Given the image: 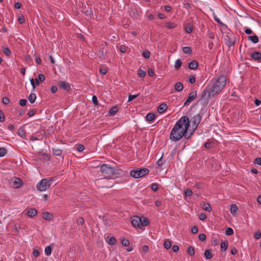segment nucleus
<instances>
[{"label": "nucleus", "instance_id": "obj_38", "mask_svg": "<svg viewBox=\"0 0 261 261\" xmlns=\"http://www.w3.org/2000/svg\"><path fill=\"white\" fill-rule=\"evenodd\" d=\"M7 153V149L4 147L0 148V157L5 156Z\"/></svg>", "mask_w": 261, "mask_h": 261}, {"label": "nucleus", "instance_id": "obj_36", "mask_svg": "<svg viewBox=\"0 0 261 261\" xmlns=\"http://www.w3.org/2000/svg\"><path fill=\"white\" fill-rule=\"evenodd\" d=\"M187 252L191 256L194 255L195 253L194 247L192 246H189L187 249Z\"/></svg>", "mask_w": 261, "mask_h": 261}, {"label": "nucleus", "instance_id": "obj_20", "mask_svg": "<svg viewBox=\"0 0 261 261\" xmlns=\"http://www.w3.org/2000/svg\"><path fill=\"white\" fill-rule=\"evenodd\" d=\"M248 39L253 43H256L258 42V38L255 34H253V36H248Z\"/></svg>", "mask_w": 261, "mask_h": 261}, {"label": "nucleus", "instance_id": "obj_24", "mask_svg": "<svg viewBox=\"0 0 261 261\" xmlns=\"http://www.w3.org/2000/svg\"><path fill=\"white\" fill-rule=\"evenodd\" d=\"M118 111V108L116 106L113 107L109 111V114L110 116H114Z\"/></svg>", "mask_w": 261, "mask_h": 261}, {"label": "nucleus", "instance_id": "obj_53", "mask_svg": "<svg viewBox=\"0 0 261 261\" xmlns=\"http://www.w3.org/2000/svg\"><path fill=\"white\" fill-rule=\"evenodd\" d=\"M198 238L201 241H204L206 239V236L204 233H200L199 235Z\"/></svg>", "mask_w": 261, "mask_h": 261}, {"label": "nucleus", "instance_id": "obj_57", "mask_svg": "<svg viewBox=\"0 0 261 261\" xmlns=\"http://www.w3.org/2000/svg\"><path fill=\"white\" fill-rule=\"evenodd\" d=\"M27 100L25 99H22L19 100V105L21 106H24L26 105Z\"/></svg>", "mask_w": 261, "mask_h": 261}, {"label": "nucleus", "instance_id": "obj_34", "mask_svg": "<svg viewBox=\"0 0 261 261\" xmlns=\"http://www.w3.org/2000/svg\"><path fill=\"white\" fill-rule=\"evenodd\" d=\"M182 63L180 59L177 60L174 64V68L175 69L178 70L179 69L181 66Z\"/></svg>", "mask_w": 261, "mask_h": 261}, {"label": "nucleus", "instance_id": "obj_21", "mask_svg": "<svg viewBox=\"0 0 261 261\" xmlns=\"http://www.w3.org/2000/svg\"><path fill=\"white\" fill-rule=\"evenodd\" d=\"M183 85L181 82H177L174 85V89L176 91L180 92L182 90Z\"/></svg>", "mask_w": 261, "mask_h": 261}, {"label": "nucleus", "instance_id": "obj_59", "mask_svg": "<svg viewBox=\"0 0 261 261\" xmlns=\"http://www.w3.org/2000/svg\"><path fill=\"white\" fill-rule=\"evenodd\" d=\"M38 78H39V80L41 82H43L45 80V76L43 74H39L38 75Z\"/></svg>", "mask_w": 261, "mask_h": 261}, {"label": "nucleus", "instance_id": "obj_60", "mask_svg": "<svg viewBox=\"0 0 261 261\" xmlns=\"http://www.w3.org/2000/svg\"><path fill=\"white\" fill-rule=\"evenodd\" d=\"M254 163L255 164H257L259 165H261V158H257L255 159L254 161Z\"/></svg>", "mask_w": 261, "mask_h": 261}, {"label": "nucleus", "instance_id": "obj_29", "mask_svg": "<svg viewBox=\"0 0 261 261\" xmlns=\"http://www.w3.org/2000/svg\"><path fill=\"white\" fill-rule=\"evenodd\" d=\"M202 209L207 212H211L212 211V207L210 204L207 203H204L202 206Z\"/></svg>", "mask_w": 261, "mask_h": 261}, {"label": "nucleus", "instance_id": "obj_26", "mask_svg": "<svg viewBox=\"0 0 261 261\" xmlns=\"http://www.w3.org/2000/svg\"><path fill=\"white\" fill-rule=\"evenodd\" d=\"M83 13L88 18H91V17L93 16V12L91 8H88L87 10L84 11Z\"/></svg>", "mask_w": 261, "mask_h": 261}, {"label": "nucleus", "instance_id": "obj_50", "mask_svg": "<svg viewBox=\"0 0 261 261\" xmlns=\"http://www.w3.org/2000/svg\"><path fill=\"white\" fill-rule=\"evenodd\" d=\"M5 120V116L2 110H0V122H3Z\"/></svg>", "mask_w": 261, "mask_h": 261}, {"label": "nucleus", "instance_id": "obj_7", "mask_svg": "<svg viewBox=\"0 0 261 261\" xmlns=\"http://www.w3.org/2000/svg\"><path fill=\"white\" fill-rule=\"evenodd\" d=\"M133 226L136 228H141V218L137 216H134L131 218Z\"/></svg>", "mask_w": 261, "mask_h": 261}, {"label": "nucleus", "instance_id": "obj_9", "mask_svg": "<svg viewBox=\"0 0 261 261\" xmlns=\"http://www.w3.org/2000/svg\"><path fill=\"white\" fill-rule=\"evenodd\" d=\"M251 58L258 63H261V53L258 51H255L251 54Z\"/></svg>", "mask_w": 261, "mask_h": 261}, {"label": "nucleus", "instance_id": "obj_4", "mask_svg": "<svg viewBox=\"0 0 261 261\" xmlns=\"http://www.w3.org/2000/svg\"><path fill=\"white\" fill-rule=\"evenodd\" d=\"M149 171L145 168H137L136 170H132L130 172V175L134 178H140L147 174Z\"/></svg>", "mask_w": 261, "mask_h": 261}, {"label": "nucleus", "instance_id": "obj_22", "mask_svg": "<svg viewBox=\"0 0 261 261\" xmlns=\"http://www.w3.org/2000/svg\"><path fill=\"white\" fill-rule=\"evenodd\" d=\"M53 154L56 156H61L62 154V150L60 149L57 148H53Z\"/></svg>", "mask_w": 261, "mask_h": 261}, {"label": "nucleus", "instance_id": "obj_12", "mask_svg": "<svg viewBox=\"0 0 261 261\" xmlns=\"http://www.w3.org/2000/svg\"><path fill=\"white\" fill-rule=\"evenodd\" d=\"M167 105L165 103H163L161 104L158 107V108L157 109V111L159 113L161 114V113H163L164 112H165L166 110H167Z\"/></svg>", "mask_w": 261, "mask_h": 261}, {"label": "nucleus", "instance_id": "obj_55", "mask_svg": "<svg viewBox=\"0 0 261 261\" xmlns=\"http://www.w3.org/2000/svg\"><path fill=\"white\" fill-rule=\"evenodd\" d=\"M185 30L188 33H191L192 32L193 28L192 26H187L185 28Z\"/></svg>", "mask_w": 261, "mask_h": 261}, {"label": "nucleus", "instance_id": "obj_58", "mask_svg": "<svg viewBox=\"0 0 261 261\" xmlns=\"http://www.w3.org/2000/svg\"><path fill=\"white\" fill-rule=\"evenodd\" d=\"M36 110H30L28 113V115L29 116V117H32L33 116L35 113H36Z\"/></svg>", "mask_w": 261, "mask_h": 261}, {"label": "nucleus", "instance_id": "obj_23", "mask_svg": "<svg viewBox=\"0 0 261 261\" xmlns=\"http://www.w3.org/2000/svg\"><path fill=\"white\" fill-rule=\"evenodd\" d=\"M238 207L237 206L236 204H232L231 205H230V213L233 215H234L236 214L237 211H238Z\"/></svg>", "mask_w": 261, "mask_h": 261}, {"label": "nucleus", "instance_id": "obj_48", "mask_svg": "<svg viewBox=\"0 0 261 261\" xmlns=\"http://www.w3.org/2000/svg\"><path fill=\"white\" fill-rule=\"evenodd\" d=\"M99 72L101 75H105L107 72V69L105 67H101L99 69Z\"/></svg>", "mask_w": 261, "mask_h": 261}, {"label": "nucleus", "instance_id": "obj_64", "mask_svg": "<svg viewBox=\"0 0 261 261\" xmlns=\"http://www.w3.org/2000/svg\"><path fill=\"white\" fill-rule=\"evenodd\" d=\"M84 146L82 144H79L77 146V149L80 152H81L83 150H84Z\"/></svg>", "mask_w": 261, "mask_h": 261}, {"label": "nucleus", "instance_id": "obj_42", "mask_svg": "<svg viewBox=\"0 0 261 261\" xmlns=\"http://www.w3.org/2000/svg\"><path fill=\"white\" fill-rule=\"evenodd\" d=\"M121 244L124 246H128L129 245V241L128 239L124 238L121 240Z\"/></svg>", "mask_w": 261, "mask_h": 261}, {"label": "nucleus", "instance_id": "obj_10", "mask_svg": "<svg viewBox=\"0 0 261 261\" xmlns=\"http://www.w3.org/2000/svg\"><path fill=\"white\" fill-rule=\"evenodd\" d=\"M59 87L64 90L69 91L71 89L70 84L65 81H61L58 84Z\"/></svg>", "mask_w": 261, "mask_h": 261}, {"label": "nucleus", "instance_id": "obj_19", "mask_svg": "<svg viewBox=\"0 0 261 261\" xmlns=\"http://www.w3.org/2000/svg\"><path fill=\"white\" fill-rule=\"evenodd\" d=\"M204 254L206 259H210L213 257V254L212 253V250L211 249L206 250Z\"/></svg>", "mask_w": 261, "mask_h": 261}, {"label": "nucleus", "instance_id": "obj_14", "mask_svg": "<svg viewBox=\"0 0 261 261\" xmlns=\"http://www.w3.org/2000/svg\"><path fill=\"white\" fill-rule=\"evenodd\" d=\"M140 218H141V223H140L141 227L142 226H148L149 224V221L147 218L145 217H142Z\"/></svg>", "mask_w": 261, "mask_h": 261}, {"label": "nucleus", "instance_id": "obj_37", "mask_svg": "<svg viewBox=\"0 0 261 261\" xmlns=\"http://www.w3.org/2000/svg\"><path fill=\"white\" fill-rule=\"evenodd\" d=\"M164 246L166 249H170L171 246V242L169 240H166L164 242Z\"/></svg>", "mask_w": 261, "mask_h": 261}, {"label": "nucleus", "instance_id": "obj_8", "mask_svg": "<svg viewBox=\"0 0 261 261\" xmlns=\"http://www.w3.org/2000/svg\"><path fill=\"white\" fill-rule=\"evenodd\" d=\"M197 91H193L190 93L189 96L185 102L184 106H188L190 103L196 97Z\"/></svg>", "mask_w": 261, "mask_h": 261}, {"label": "nucleus", "instance_id": "obj_5", "mask_svg": "<svg viewBox=\"0 0 261 261\" xmlns=\"http://www.w3.org/2000/svg\"><path fill=\"white\" fill-rule=\"evenodd\" d=\"M51 180V178H44L41 179L37 184L36 188L37 190L41 192L45 191L50 186V181Z\"/></svg>", "mask_w": 261, "mask_h": 261}, {"label": "nucleus", "instance_id": "obj_41", "mask_svg": "<svg viewBox=\"0 0 261 261\" xmlns=\"http://www.w3.org/2000/svg\"><path fill=\"white\" fill-rule=\"evenodd\" d=\"M233 230L230 228V227H228L227 228V229H226L225 230V233L226 234V235L227 236H230V235H232L233 234Z\"/></svg>", "mask_w": 261, "mask_h": 261}, {"label": "nucleus", "instance_id": "obj_40", "mask_svg": "<svg viewBox=\"0 0 261 261\" xmlns=\"http://www.w3.org/2000/svg\"><path fill=\"white\" fill-rule=\"evenodd\" d=\"M138 76L141 78H143L146 75V72L143 70L139 69L138 71Z\"/></svg>", "mask_w": 261, "mask_h": 261}, {"label": "nucleus", "instance_id": "obj_51", "mask_svg": "<svg viewBox=\"0 0 261 261\" xmlns=\"http://www.w3.org/2000/svg\"><path fill=\"white\" fill-rule=\"evenodd\" d=\"M18 20L20 24H23L25 22L24 17L23 15L19 16Z\"/></svg>", "mask_w": 261, "mask_h": 261}, {"label": "nucleus", "instance_id": "obj_31", "mask_svg": "<svg viewBox=\"0 0 261 261\" xmlns=\"http://www.w3.org/2000/svg\"><path fill=\"white\" fill-rule=\"evenodd\" d=\"M3 51L5 55L7 56L11 55V51L8 47L3 46Z\"/></svg>", "mask_w": 261, "mask_h": 261}, {"label": "nucleus", "instance_id": "obj_62", "mask_svg": "<svg viewBox=\"0 0 261 261\" xmlns=\"http://www.w3.org/2000/svg\"><path fill=\"white\" fill-rule=\"evenodd\" d=\"M206 218V215L204 213H201L199 215V218L200 220L203 221Z\"/></svg>", "mask_w": 261, "mask_h": 261}, {"label": "nucleus", "instance_id": "obj_43", "mask_svg": "<svg viewBox=\"0 0 261 261\" xmlns=\"http://www.w3.org/2000/svg\"><path fill=\"white\" fill-rule=\"evenodd\" d=\"M139 95H140L139 93H138L137 94H135V95H129L128 96V102L132 101L134 99L138 97Z\"/></svg>", "mask_w": 261, "mask_h": 261}, {"label": "nucleus", "instance_id": "obj_39", "mask_svg": "<svg viewBox=\"0 0 261 261\" xmlns=\"http://www.w3.org/2000/svg\"><path fill=\"white\" fill-rule=\"evenodd\" d=\"M151 189L154 192H156L159 190V185L156 183H153L150 186Z\"/></svg>", "mask_w": 261, "mask_h": 261}, {"label": "nucleus", "instance_id": "obj_35", "mask_svg": "<svg viewBox=\"0 0 261 261\" xmlns=\"http://www.w3.org/2000/svg\"><path fill=\"white\" fill-rule=\"evenodd\" d=\"M108 243L110 245H113L116 244V239H115V238L114 237H113V236L112 237H110L109 238Z\"/></svg>", "mask_w": 261, "mask_h": 261}, {"label": "nucleus", "instance_id": "obj_6", "mask_svg": "<svg viewBox=\"0 0 261 261\" xmlns=\"http://www.w3.org/2000/svg\"><path fill=\"white\" fill-rule=\"evenodd\" d=\"M212 89L210 85H207L206 87L200 93V99L205 101H208L210 99L211 96L213 97L216 95L214 93H212Z\"/></svg>", "mask_w": 261, "mask_h": 261}, {"label": "nucleus", "instance_id": "obj_17", "mask_svg": "<svg viewBox=\"0 0 261 261\" xmlns=\"http://www.w3.org/2000/svg\"><path fill=\"white\" fill-rule=\"evenodd\" d=\"M198 62L195 60H193L189 63L188 67L190 69L194 70V69H196L198 67Z\"/></svg>", "mask_w": 261, "mask_h": 261}, {"label": "nucleus", "instance_id": "obj_2", "mask_svg": "<svg viewBox=\"0 0 261 261\" xmlns=\"http://www.w3.org/2000/svg\"><path fill=\"white\" fill-rule=\"evenodd\" d=\"M100 170L105 178L114 179L120 176L123 171L117 168L111 167L107 164H103L100 167Z\"/></svg>", "mask_w": 261, "mask_h": 261}, {"label": "nucleus", "instance_id": "obj_61", "mask_svg": "<svg viewBox=\"0 0 261 261\" xmlns=\"http://www.w3.org/2000/svg\"><path fill=\"white\" fill-rule=\"evenodd\" d=\"M254 237L256 239H259L261 237V232L260 231L256 232L254 234Z\"/></svg>", "mask_w": 261, "mask_h": 261}, {"label": "nucleus", "instance_id": "obj_63", "mask_svg": "<svg viewBox=\"0 0 261 261\" xmlns=\"http://www.w3.org/2000/svg\"><path fill=\"white\" fill-rule=\"evenodd\" d=\"M22 7V4L20 2H16L14 4V7L16 9H20Z\"/></svg>", "mask_w": 261, "mask_h": 261}, {"label": "nucleus", "instance_id": "obj_54", "mask_svg": "<svg viewBox=\"0 0 261 261\" xmlns=\"http://www.w3.org/2000/svg\"><path fill=\"white\" fill-rule=\"evenodd\" d=\"M195 77L193 75H190L189 77V81L191 84H194L195 82Z\"/></svg>", "mask_w": 261, "mask_h": 261}, {"label": "nucleus", "instance_id": "obj_18", "mask_svg": "<svg viewBox=\"0 0 261 261\" xmlns=\"http://www.w3.org/2000/svg\"><path fill=\"white\" fill-rule=\"evenodd\" d=\"M155 114L152 113H148L146 116V120L148 122H153L155 119Z\"/></svg>", "mask_w": 261, "mask_h": 261}, {"label": "nucleus", "instance_id": "obj_47", "mask_svg": "<svg viewBox=\"0 0 261 261\" xmlns=\"http://www.w3.org/2000/svg\"><path fill=\"white\" fill-rule=\"evenodd\" d=\"M143 56L146 58L148 59L150 56V53L148 50L144 51L142 53Z\"/></svg>", "mask_w": 261, "mask_h": 261}, {"label": "nucleus", "instance_id": "obj_27", "mask_svg": "<svg viewBox=\"0 0 261 261\" xmlns=\"http://www.w3.org/2000/svg\"><path fill=\"white\" fill-rule=\"evenodd\" d=\"M165 27L168 29H174L176 27V24L174 22H167L165 24Z\"/></svg>", "mask_w": 261, "mask_h": 261}, {"label": "nucleus", "instance_id": "obj_3", "mask_svg": "<svg viewBox=\"0 0 261 261\" xmlns=\"http://www.w3.org/2000/svg\"><path fill=\"white\" fill-rule=\"evenodd\" d=\"M226 84V78L223 75L214 77L209 84L212 89V93H214L216 95L220 93L224 88Z\"/></svg>", "mask_w": 261, "mask_h": 261}, {"label": "nucleus", "instance_id": "obj_56", "mask_svg": "<svg viewBox=\"0 0 261 261\" xmlns=\"http://www.w3.org/2000/svg\"><path fill=\"white\" fill-rule=\"evenodd\" d=\"M9 99L8 97H4L3 98V99H2V102L4 104V105H7L9 103Z\"/></svg>", "mask_w": 261, "mask_h": 261}, {"label": "nucleus", "instance_id": "obj_13", "mask_svg": "<svg viewBox=\"0 0 261 261\" xmlns=\"http://www.w3.org/2000/svg\"><path fill=\"white\" fill-rule=\"evenodd\" d=\"M42 217L44 219L47 221H51L54 219L53 215L47 212L43 213Z\"/></svg>", "mask_w": 261, "mask_h": 261}, {"label": "nucleus", "instance_id": "obj_1", "mask_svg": "<svg viewBox=\"0 0 261 261\" xmlns=\"http://www.w3.org/2000/svg\"><path fill=\"white\" fill-rule=\"evenodd\" d=\"M202 117V114L199 113L191 118L181 117L175 124L170 134V139L174 142L180 140L182 137L188 140L194 134L200 124Z\"/></svg>", "mask_w": 261, "mask_h": 261}, {"label": "nucleus", "instance_id": "obj_45", "mask_svg": "<svg viewBox=\"0 0 261 261\" xmlns=\"http://www.w3.org/2000/svg\"><path fill=\"white\" fill-rule=\"evenodd\" d=\"M193 194L192 191L190 189H187L184 193L185 196L190 197Z\"/></svg>", "mask_w": 261, "mask_h": 261}, {"label": "nucleus", "instance_id": "obj_16", "mask_svg": "<svg viewBox=\"0 0 261 261\" xmlns=\"http://www.w3.org/2000/svg\"><path fill=\"white\" fill-rule=\"evenodd\" d=\"M17 134L18 136H19L21 138L23 139H25L27 137L26 132L25 129L21 127L18 129Z\"/></svg>", "mask_w": 261, "mask_h": 261}, {"label": "nucleus", "instance_id": "obj_32", "mask_svg": "<svg viewBox=\"0 0 261 261\" xmlns=\"http://www.w3.org/2000/svg\"><path fill=\"white\" fill-rule=\"evenodd\" d=\"M182 51L186 54H191L192 53V49L191 47L188 46H185L182 47Z\"/></svg>", "mask_w": 261, "mask_h": 261}, {"label": "nucleus", "instance_id": "obj_44", "mask_svg": "<svg viewBox=\"0 0 261 261\" xmlns=\"http://www.w3.org/2000/svg\"><path fill=\"white\" fill-rule=\"evenodd\" d=\"M162 157H161L160 159L158 160L157 162V164L158 166V168L160 169V170H163L162 166L164 164L163 162L162 161Z\"/></svg>", "mask_w": 261, "mask_h": 261}, {"label": "nucleus", "instance_id": "obj_33", "mask_svg": "<svg viewBox=\"0 0 261 261\" xmlns=\"http://www.w3.org/2000/svg\"><path fill=\"white\" fill-rule=\"evenodd\" d=\"M228 247V243L227 241L221 243V248L222 251H225Z\"/></svg>", "mask_w": 261, "mask_h": 261}, {"label": "nucleus", "instance_id": "obj_49", "mask_svg": "<svg viewBox=\"0 0 261 261\" xmlns=\"http://www.w3.org/2000/svg\"><path fill=\"white\" fill-rule=\"evenodd\" d=\"M84 221L83 217H80L77 219L76 223L77 225H83L84 223Z\"/></svg>", "mask_w": 261, "mask_h": 261}, {"label": "nucleus", "instance_id": "obj_46", "mask_svg": "<svg viewBox=\"0 0 261 261\" xmlns=\"http://www.w3.org/2000/svg\"><path fill=\"white\" fill-rule=\"evenodd\" d=\"M92 100L93 105L95 106H97L98 105V100H97V97L96 95H94L92 96Z\"/></svg>", "mask_w": 261, "mask_h": 261}, {"label": "nucleus", "instance_id": "obj_25", "mask_svg": "<svg viewBox=\"0 0 261 261\" xmlns=\"http://www.w3.org/2000/svg\"><path fill=\"white\" fill-rule=\"evenodd\" d=\"M22 181L19 178H15V180L13 182V185L16 188H19L22 185Z\"/></svg>", "mask_w": 261, "mask_h": 261}, {"label": "nucleus", "instance_id": "obj_30", "mask_svg": "<svg viewBox=\"0 0 261 261\" xmlns=\"http://www.w3.org/2000/svg\"><path fill=\"white\" fill-rule=\"evenodd\" d=\"M45 254L47 256H49L51 255V252H52V248L50 246H46L45 248Z\"/></svg>", "mask_w": 261, "mask_h": 261}, {"label": "nucleus", "instance_id": "obj_11", "mask_svg": "<svg viewBox=\"0 0 261 261\" xmlns=\"http://www.w3.org/2000/svg\"><path fill=\"white\" fill-rule=\"evenodd\" d=\"M107 53V48L104 47H101L98 52V56L101 59L105 60L106 59Z\"/></svg>", "mask_w": 261, "mask_h": 261}, {"label": "nucleus", "instance_id": "obj_52", "mask_svg": "<svg viewBox=\"0 0 261 261\" xmlns=\"http://www.w3.org/2000/svg\"><path fill=\"white\" fill-rule=\"evenodd\" d=\"M142 250L144 253H146L149 251V247L147 245H144L142 247Z\"/></svg>", "mask_w": 261, "mask_h": 261}, {"label": "nucleus", "instance_id": "obj_15", "mask_svg": "<svg viewBox=\"0 0 261 261\" xmlns=\"http://www.w3.org/2000/svg\"><path fill=\"white\" fill-rule=\"evenodd\" d=\"M37 214V211L34 208H30L27 212V215L31 218L35 216Z\"/></svg>", "mask_w": 261, "mask_h": 261}, {"label": "nucleus", "instance_id": "obj_28", "mask_svg": "<svg viewBox=\"0 0 261 261\" xmlns=\"http://www.w3.org/2000/svg\"><path fill=\"white\" fill-rule=\"evenodd\" d=\"M36 99V95L35 93H31L28 97V99L31 103H34Z\"/></svg>", "mask_w": 261, "mask_h": 261}]
</instances>
